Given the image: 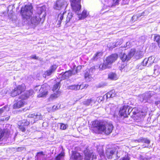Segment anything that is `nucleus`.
<instances>
[{"label":"nucleus","instance_id":"1","mask_svg":"<svg viewBox=\"0 0 160 160\" xmlns=\"http://www.w3.org/2000/svg\"><path fill=\"white\" fill-rule=\"evenodd\" d=\"M23 20L26 24L32 25L35 27L42 19H44L46 16L45 7L43 6L38 8L37 16H32V7L31 4L26 5L21 10Z\"/></svg>","mask_w":160,"mask_h":160},{"label":"nucleus","instance_id":"2","mask_svg":"<svg viewBox=\"0 0 160 160\" xmlns=\"http://www.w3.org/2000/svg\"><path fill=\"white\" fill-rule=\"evenodd\" d=\"M92 130L96 133H104L108 135L112 132L113 126L111 122L94 121L92 123Z\"/></svg>","mask_w":160,"mask_h":160},{"label":"nucleus","instance_id":"3","mask_svg":"<svg viewBox=\"0 0 160 160\" xmlns=\"http://www.w3.org/2000/svg\"><path fill=\"white\" fill-rule=\"evenodd\" d=\"M80 0H70L71 4L72 9L78 15L79 18L81 19H83L86 18L89 15L86 10H84L81 14L79 13V11L81 8Z\"/></svg>","mask_w":160,"mask_h":160},{"label":"nucleus","instance_id":"4","mask_svg":"<svg viewBox=\"0 0 160 160\" xmlns=\"http://www.w3.org/2000/svg\"><path fill=\"white\" fill-rule=\"evenodd\" d=\"M33 91L32 90L26 91L23 94H22L20 97V98L21 100L14 104L13 106V108L16 109L22 107L25 103L24 100L27 99L30 96H31L33 95Z\"/></svg>","mask_w":160,"mask_h":160},{"label":"nucleus","instance_id":"5","mask_svg":"<svg viewBox=\"0 0 160 160\" xmlns=\"http://www.w3.org/2000/svg\"><path fill=\"white\" fill-rule=\"evenodd\" d=\"M154 92L149 91L143 93L139 96V100L141 102H148L151 103L152 101L150 98L152 97L155 95Z\"/></svg>","mask_w":160,"mask_h":160},{"label":"nucleus","instance_id":"6","mask_svg":"<svg viewBox=\"0 0 160 160\" xmlns=\"http://www.w3.org/2000/svg\"><path fill=\"white\" fill-rule=\"evenodd\" d=\"M131 108L128 106H124L121 108L119 112L120 115L123 117V118H126L131 112Z\"/></svg>","mask_w":160,"mask_h":160},{"label":"nucleus","instance_id":"7","mask_svg":"<svg viewBox=\"0 0 160 160\" xmlns=\"http://www.w3.org/2000/svg\"><path fill=\"white\" fill-rule=\"evenodd\" d=\"M25 89V87L24 84H22L21 85H18L12 91L11 95L12 97H15L21 94Z\"/></svg>","mask_w":160,"mask_h":160},{"label":"nucleus","instance_id":"8","mask_svg":"<svg viewBox=\"0 0 160 160\" xmlns=\"http://www.w3.org/2000/svg\"><path fill=\"white\" fill-rule=\"evenodd\" d=\"M60 87L59 82L57 83L54 85L52 89L54 93L51 95L50 98V99H54L60 96L61 93L60 91H59Z\"/></svg>","mask_w":160,"mask_h":160},{"label":"nucleus","instance_id":"9","mask_svg":"<svg viewBox=\"0 0 160 160\" xmlns=\"http://www.w3.org/2000/svg\"><path fill=\"white\" fill-rule=\"evenodd\" d=\"M67 5L66 0H58L57 1L54 6V9L60 10L65 7Z\"/></svg>","mask_w":160,"mask_h":160},{"label":"nucleus","instance_id":"10","mask_svg":"<svg viewBox=\"0 0 160 160\" xmlns=\"http://www.w3.org/2000/svg\"><path fill=\"white\" fill-rule=\"evenodd\" d=\"M47 84H45L41 86L39 90V93L38 95V97L44 98L46 97L48 93L47 89Z\"/></svg>","mask_w":160,"mask_h":160},{"label":"nucleus","instance_id":"11","mask_svg":"<svg viewBox=\"0 0 160 160\" xmlns=\"http://www.w3.org/2000/svg\"><path fill=\"white\" fill-rule=\"evenodd\" d=\"M135 53V49H132L128 53V55L124 53L121 55L120 58L123 62L128 61L134 55Z\"/></svg>","mask_w":160,"mask_h":160},{"label":"nucleus","instance_id":"12","mask_svg":"<svg viewBox=\"0 0 160 160\" xmlns=\"http://www.w3.org/2000/svg\"><path fill=\"white\" fill-rule=\"evenodd\" d=\"M116 153L118 154V151L117 148H108L106 152V156L108 159H112L113 156Z\"/></svg>","mask_w":160,"mask_h":160},{"label":"nucleus","instance_id":"13","mask_svg":"<svg viewBox=\"0 0 160 160\" xmlns=\"http://www.w3.org/2000/svg\"><path fill=\"white\" fill-rule=\"evenodd\" d=\"M154 57L152 56L148 58H145L142 62V64L144 66H149L152 64L154 60Z\"/></svg>","mask_w":160,"mask_h":160},{"label":"nucleus","instance_id":"14","mask_svg":"<svg viewBox=\"0 0 160 160\" xmlns=\"http://www.w3.org/2000/svg\"><path fill=\"white\" fill-rule=\"evenodd\" d=\"M117 58L118 55L117 54H112L107 58L105 61L111 66L112 64L117 60Z\"/></svg>","mask_w":160,"mask_h":160},{"label":"nucleus","instance_id":"15","mask_svg":"<svg viewBox=\"0 0 160 160\" xmlns=\"http://www.w3.org/2000/svg\"><path fill=\"white\" fill-rule=\"evenodd\" d=\"M66 15V12H63L62 13L61 12L58 14L57 19V25L56 27H59L60 26V25L62 21H63L64 17H65Z\"/></svg>","mask_w":160,"mask_h":160},{"label":"nucleus","instance_id":"16","mask_svg":"<svg viewBox=\"0 0 160 160\" xmlns=\"http://www.w3.org/2000/svg\"><path fill=\"white\" fill-rule=\"evenodd\" d=\"M82 158L79 153L76 151H73L70 160H82Z\"/></svg>","mask_w":160,"mask_h":160},{"label":"nucleus","instance_id":"17","mask_svg":"<svg viewBox=\"0 0 160 160\" xmlns=\"http://www.w3.org/2000/svg\"><path fill=\"white\" fill-rule=\"evenodd\" d=\"M96 158V156L92 153L87 152L85 155V160H94Z\"/></svg>","mask_w":160,"mask_h":160},{"label":"nucleus","instance_id":"18","mask_svg":"<svg viewBox=\"0 0 160 160\" xmlns=\"http://www.w3.org/2000/svg\"><path fill=\"white\" fill-rule=\"evenodd\" d=\"M65 17H66V18L65 21V20H64V23L65 25H66L72 20L73 17V14L71 12L67 13L66 12V15Z\"/></svg>","mask_w":160,"mask_h":160},{"label":"nucleus","instance_id":"19","mask_svg":"<svg viewBox=\"0 0 160 160\" xmlns=\"http://www.w3.org/2000/svg\"><path fill=\"white\" fill-rule=\"evenodd\" d=\"M57 68L56 65H52L50 67L49 70L44 72V75L46 76H48L54 72Z\"/></svg>","mask_w":160,"mask_h":160},{"label":"nucleus","instance_id":"20","mask_svg":"<svg viewBox=\"0 0 160 160\" xmlns=\"http://www.w3.org/2000/svg\"><path fill=\"white\" fill-rule=\"evenodd\" d=\"M134 141L135 142H142L148 144H149L150 142V140L148 139L147 138L143 137H141L138 140H135Z\"/></svg>","mask_w":160,"mask_h":160},{"label":"nucleus","instance_id":"21","mask_svg":"<svg viewBox=\"0 0 160 160\" xmlns=\"http://www.w3.org/2000/svg\"><path fill=\"white\" fill-rule=\"evenodd\" d=\"M74 71H72L69 70L68 71H66L62 75V78L65 79L68 78L70 76H71L72 74H75V73L73 72Z\"/></svg>","mask_w":160,"mask_h":160},{"label":"nucleus","instance_id":"22","mask_svg":"<svg viewBox=\"0 0 160 160\" xmlns=\"http://www.w3.org/2000/svg\"><path fill=\"white\" fill-rule=\"evenodd\" d=\"M116 95V94L115 90H113L107 93L104 95V98L106 97L107 99H108V98L115 97Z\"/></svg>","mask_w":160,"mask_h":160},{"label":"nucleus","instance_id":"23","mask_svg":"<svg viewBox=\"0 0 160 160\" xmlns=\"http://www.w3.org/2000/svg\"><path fill=\"white\" fill-rule=\"evenodd\" d=\"M110 67V65L105 61L103 64H101L99 65V68L100 70H103L107 68H109Z\"/></svg>","mask_w":160,"mask_h":160},{"label":"nucleus","instance_id":"24","mask_svg":"<svg viewBox=\"0 0 160 160\" xmlns=\"http://www.w3.org/2000/svg\"><path fill=\"white\" fill-rule=\"evenodd\" d=\"M108 78L112 80H116L118 78L117 75L114 72H110L108 75Z\"/></svg>","mask_w":160,"mask_h":160},{"label":"nucleus","instance_id":"25","mask_svg":"<svg viewBox=\"0 0 160 160\" xmlns=\"http://www.w3.org/2000/svg\"><path fill=\"white\" fill-rule=\"evenodd\" d=\"M95 103V101L92 99L87 100L84 101L83 102V104L86 106H89V105H92V104H94Z\"/></svg>","mask_w":160,"mask_h":160},{"label":"nucleus","instance_id":"26","mask_svg":"<svg viewBox=\"0 0 160 160\" xmlns=\"http://www.w3.org/2000/svg\"><path fill=\"white\" fill-rule=\"evenodd\" d=\"M81 87V85H72L68 86V89H71L72 90H77L80 89Z\"/></svg>","mask_w":160,"mask_h":160},{"label":"nucleus","instance_id":"27","mask_svg":"<svg viewBox=\"0 0 160 160\" xmlns=\"http://www.w3.org/2000/svg\"><path fill=\"white\" fill-rule=\"evenodd\" d=\"M135 54V58L137 59H138L140 58L143 56V52L141 51H137V52H136L135 51V53L134 55Z\"/></svg>","mask_w":160,"mask_h":160},{"label":"nucleus","instance_id":"28","mask_svg":"<svg viewBox=\"0 0 160 160\" xmlns=\"http://www.w3.org/2000/svg\"><path fill=\"white\" fill-rule=\"evenodd\" d=\"M85 79L87 81H90L92 79L91 74L88 72L85 73L84 75Z\"/></svg>","mask_w":160,"mask_h":160},{"label":"nucleus","instance_id":"29","mask_svg":"<svg viewBox=\"0 0 160 160\" xmlns=\"http://www.w3.org/2000/svg\"><path fill=\"white\" fill-rule=\"evenodd\" d=\"M122 43V40L118 39L117 40V42L116 43H113L112 44L113 45V46H111L110 48H115V47L117 46L118 45H120Z\"/></svg>","mask_w":160,"mask_h":160},{"label":"nucleus","instance_id":"30","mask_svg":"<svg viewBox=\"0 0 160 160\" xmlns=\"http://www.w3.org/2000/svg\"><path fill=\"white\" fill-rule=\"evenodd\" d=\"M42 117L41 113L39 112H35V116L34 119H36V121L41 119L42 118Z\"/></svg>","mask_w":160,"mask_h":160},{"label":"nucleus","instance_id":"31","mask_svg":"<svg viewBox=\"0 0 160 160\" xmlns=\"http://www.w3.org/2000/svg\"><path fill=\"white\" fill-rule=\"evenodd\" d=\"M154 41L158 44V46L160 48V36L156 35L154 36Z\"/></svg>","mask_w":160,"mask_h":160},{"label":"nucleus","instance_id":"32","mask_svg":"<svg viewBox=\"0 0 160 160\" xmlns=\"http://www.w3.org/2000/svg\"><path fill=\"white\" fill-rule=\"evenodd\" d=\"M102 55V53L101 52H98L97 53L93 56L92 59L94 60H97L98 58H100Z\"/></svg>","mask_w":160,"mask_h":160},{"label":"nucleus","instance_id":"33","mask_svg":"<svg viewBox=\"0 0 160 160\" xmlns=\"http://www.w3.org/2000/svg\"><path fill=\"white\" fill-rule=\"evenodd\" d=\"M131 112H132V113L134 115H136L138 116L139 115V113L138 112L137 109L136 108H134L133 109L131 108Z\"/></svg>","mask_w":160,"mask_h":160},{"label":"nucleus","instance_id":"34","mask_svg":"<svg viewBox=\"0 0 160 160\" xmlns=\"http://www.w3.org/2000/svg\"><path fill=\"white\" fill-rule=\"evenodd\" d=\"M21 122V125L23 126H28L29 124V122L26 120H23L22 121H19V123H20Z\"/></svg>","mask_w":160,"mask_h":160},{"label":"nucleus","instance_id":"35","mask_svg":"<svg viewBox=\"0 0 160 160\" xmlns=\"http://www.w3.org/2000/svg\"><path fill=\"white\" fill-rule=\"evenodd\" d=\"M64 156L63 154L60 153L56 158L55 160H62L63 159Z\"/></svg>","mask_w":160,"mask_h":160},{"label":"nucleus","instance_id":"36","mask_svg":"<svg viewBox=\"0 0 160 160\" xmlns=\"http://www.w3.org/2000/svg\"><path fill=\"white\" fill-rule=\"evenodd\" d=\"M140 160H150L151 159L150 157H148L147 156L144 157L143 156H141L140 157Z\"/></svg>","mask_w":160,"mask_h":160},{"label":"nucleus","instance_id":"37","mask_svg":"<svg viewBox=\"0 0 160 160\" xmlns=\"http://www.w3.org/2000/svg\"><path fill=\"white\" fill-rule=\"evenodd\" d=\"M111 108H110L111 112H113L116 110V107L113 104L111 105Z\"/></svg>","mask_w":160,"mask_h":160},{"label":"nucleus","instance_id":"38","mask_svg":"<svg viewBox=\"0 0 160 160\" xmlns=\"http://www.w3.org/2000/svg\"><path fill=\"white\" fill-rule=\"evenodd\" d=\"M60 128L61 129L64 130L66 128V125L62 123L60 124Z\"/></svg>","mask_w":160,"mask_h":160},{"label":"nucleus","instance_id":"39","mask_svg":"<svg viewBox=\"0 0 160 160\" xmlns=\"http://www.w3.org/2000/svg\"><path fill=\"white\" fill-rule=\"evenodd\" d=\"M35 116V113L32 114H29L28 115L27 117L29 118H34Z\"/></svg>","mask_w":160,"mask_h":160},{"label":"nucleus","instance_id":"40","mask_svg":"<svg viewBox=\"0 0 160 160\" xmlns=\"http://www.w3.org/2000/svg\"><path fill=\"white\" fill-rule=\"evenodd\" d=\"M23 126L21 125V126H19V128L22 132H25L26 130L25 128Z\"/></svg>","mask_w":160,"mask_h":160},{"label":"nucleus","instance_id":"41","mask_svg":"<svg viewBox=\"0 0 160 160\" xmlns=\"http://www.w3.org/2000/svg\"><path fill=\"white\" fill-rule=\"evenodd\" d=\"M101 158V159H103L104 158V152H101L99 154Z\"/></svg>","mask_w":160,"mask_h":160},{"label":"nucleus","instance_id":"42","mask_svg":"<svg viewBox=\"0 0 160 160\" xmlns=\"http://www.w3.org/2000/svg\"><path fill=\"white\" fill-rule=\"evenodd\" d=\"M81 85V88H80L81 89H82L83 88H86L88 86V84H85V85Z\"/></svg>","mask_w":160,"mask_h":160},{"label":"nucleus","instance_id":"43","mask_svg":"<svg viewBox=\"0 0 160 160\" xmlns=\"http://www.w3.org/2000/svg\"><path fill=\"white\" fill-rule=\"evenodd\" d=\"M81 67L80 66H78L77 67L76 69V72H78L81 69Z\"/></svg>","mask_w":160,"mask_h":160},{"label":"nucleus","instance_id":"44","mask_svg":"<svg viewBox=\"0 0 160 160\" xmlns=\"http://www.w3.org/2000/svg\"><path fill=\"white\" fill-rule=\"evenodd\" d=\"M122 160H130V158L128 156H125L122 159Z\"/></svg>","mask_w":160,"mask_h":160},{"label":"nucleus","instance_id":"45","mask_svg":"<svg viewBox=\"0 0 160 160\" xmlns=\"http://www.w3.org/2000/svg\"><path fill=\"white\" fill-rule=\"evenodd\" d=\"M130 44V42H126V46H125V45L124 46V47H126V48L127 47H127V48H130V47L129 46V45Z\"/></svg>","mask_w":160,"mask_h":160},{"label":"nucleus","instance_id":"46","mask_svg":"<svg viewBox=\"0 0 160 160\" xmlns=\"http://www.w3.org/2000/svg\"><path fill=\"white\" fill-rule=\"evenodd\" d=\"M31 57L32 58L35 59H38V57H37L35 55H32L31 56Z\"/></svg>","mask_w":160,"mask_h":160},{"label":"nucleus","instance_id":"47","mask_svg":"<svg viewBox=\"0 0 160 160\" xmlns=\"http://www.w3.org/2000/svg\"><path fill=\"white\" fill-rule=\"evenodd\" d=\"M39 86H36L34 88V90L36 91H37L38 90H39Z\"/></svg>","mask_w":160,"mask_h":160},{"label":"nucleus","instance_id":"48","mask_svg":"<svg viewBox=\"0 0 160 160\" xmlns=\"http://www.w3.org/2000/svg\"><path fill=\"white\" fill-rule=\"evenodd\" d=\"M3 135L4 133H3V132H2L0 135V141L2 140V138L3 137Z\"/></svg>","mask_w":160,"mask_h":160},{"label":"nucleus","instance_id":"49","mask_svg":"<svg viewBox=\"0 0 160 160\" xmlns=\"http://www.w3.org/2000/svg\"><path fill=\"white\" fill-rule=\"evenodd\" d=\"M4 109V108L0 109V115L3 112Z\"/></svg>","mask_w":160,"mask_h":160},{"label":"nucleus","instance_id":"50","mask_svg":"<svg viewBox=\"0 0 160 160\" xmlns=\"http://www.w3.org/2000/svg\"><path fill=\"white\" fill-rule=\"evenodd\" d=\"M95 68H91L90 70H89V72H90V71H92V72H93V71H95Z\"/></svg>","mask_w":160,"mask_h":160},{"label":"nucleus","instance_id":"51","mask_svg":"<svg viewBox=\"0 0 160 160\" xmlns=\"http://www.w3.org/2000/svg\"><path fill=\"white\" fill-rule=\"evenodd\" d=\"M160 104V101H158L155 102V104L157 105Z\"/></svg>","mask_w":160,"mask_h":160},{"label":"nucleus","instance_id":"52","mask_svg":"<svg viewBox=\"0 0 160 160\" xmlns=\"http://www.w3.org/2000/svg\"><path fill=\"white\" fill-rule=\"evenodd\" d=\"M113 1L115 2V3H118L119 0H113Z\"/></svg>","mask_w":160,"mask_h":160},{"label":"nucleus","instance_id":"53","mask_svg":"<svg viewBox=\"0 0 160 160\" xmlns=\"http://www.w3.org/2000/svg\"><path fill=\"white\" fill-rule=\"evenodd\" d=\"M57 108V106H53L52 107V108L53 109L56 110V108Z\"/></svg>","mask_w":160,"mask_h":160},{"label":"nucleus","instance_id":"54","mask_svg":"<svg viewBox=\"0 0 160 160\" xmlns=\"http://www.w3.org/2000/svg\"><path fill=\"white\" fill-rule=\"evenodd\" d=\"M66 17H64V18H63V21H62V22L64 23V20H65V19H66ZM65 21V20H64V21Z\"/></svg>","mask_w":160,"mask_h":160},{"label":"nucleus","instance_id":"55","mask_svg":"<svg viewBox=\"0 0 160 160\" xmlns=\"http://www.w3.org/2000/svg\"><path fill=\"white\" fill-rule=\"evenodd\" d=\"M143 148H146V147H148V145L147 146H144V145H143Z\"/></svg>","mask_w":160,"mask_h":160},{"label":"nucleus","instance_id":"56","mask_svg":"<svg viewBox=\"0 0 160 160\" xmlns=\"http://www.w3.org/2000/svg\"><path fill=\"white\" fill-rule=\"evenodd\" d=\"M135 17H136V16H133L132 17V18H135Z\"/></svg>","mask_w":160,"mask_h":160},{"label":"nucleus","instance_id":"57","mask_svg":"<svg viewBox=\"0 0 160 160\" xmlns=\"http://www.w3.org/2000/svg\"><path fill=\"white\" fill-rule=\"evenodd\" d=\"M40 153L42 154L43 153V152H42L38 153Z\"/></svg>","mask_w":160,"mask_h":160},{"label":"nucleus","instance_id":"58","mask_svg":"<svg viewBox=\"0 0 160 160\" xmlns=\"http://www.w3.org/2000/svg\"><path fill=\"white\" fill-rule=\"evenodd\" d=\"M144 12H142V14H144Z\"/></svg>","mask_w":160,"mask_h":160}]
</instances>
